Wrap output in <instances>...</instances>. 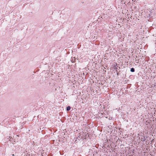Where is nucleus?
<instances>
[{
  "instance_id": "obj_2",
  "label": "nucleus",
  "mask_w": 156,
  "mask_h": 156,
  "mask_svg": "<svg viewBox=\"0 0 156 156\" xmlns=\"http://www.w3.org/2000/svg\"><path fill=\"white\" fill-rule=\"evenodd\" d=\"M70 109V107L69 106H67L66 108V110L67 111H69Z\"/></svg>"
},
{
  "instance_id": "obj_3",
  "label": "nucleus",
  "mask_w": 156,
  "mask_h": 156,
  "mask_svg": "<svg viewBox=\"0 0 156 156\" xmlns=\"http://www.w3.org/2000/svg\"><path fill=\"white\" fill-rule=\"evenodd\" d=\"M130 71L131 72H134V71H135V69L134 68H132L131 69H130Z\"/></svg>"
},
{
  "instance_id": "obj_1",
  "label": "nucleus",
  "mask_w": 156,
  "mask_h": 156,
  "mask_svg": "<svg viewBox=\"0 0 156 156\" xmlns=\"http://www.w3.org/2000/svg\"><path fill=\"white\" fill-rule=\"evenodd\" d=\"M71 61L72 63H74L75 62V59L74 58H71Z\"/></svg>"
}]
</instances>
